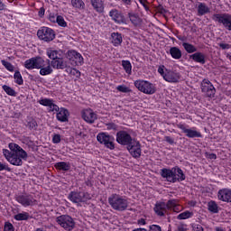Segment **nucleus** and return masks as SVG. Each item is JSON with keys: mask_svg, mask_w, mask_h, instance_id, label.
Returning a JSON list of instances; mask_svg holds the SVG:
<instances>
[{"mask_svg": "<svg viewBox=\"0 0 231 231\" xmlns=\"http://www.w3.org/2000/svg\"><path fill=\"white\" fill-rule=\"evenodd\" d=\"M162 178L167 180L170 183H181L187 180V176L181 168L175 166L171 169L162 168L160 171Z\"/></svg>", "mask_w": 231, "mask_h": 231, "instance_id": "nucleus-1", "label": "nucleus"}, {"mask_svg": "<svg viewBox=\"0 0 231 231\" xmlns=\"http://www.w3.org/2000/svg\"><path fill=\"white\" fill-rule=\"evenodd\" d=\"M108 203L110 207L114 210H117V212H124L125 210H127V207H129L127 199L116 193L112 194L108 198Z\"/></svg>", "mask_w": 231, "mask_h": 231, "instance_id": "nucleus-2", "label": "nucleus"}, {"mask_svg": "<svg viewBox=\"0 0 231 231\" xmlns=\"http://www.w3.org/2000/svg\"><path fill=\"white\" fill-rule=\"evenodd\" d=\"M134 85L138 91L144 93V95H154V93H156V85L150 81L137 79L134 82Z\"/></svg>", "mask_w": 231, "mask_h": 231, "instance_id": "nucleus-3", "label": "nucleus"}, {"mask_svg": "<svg viewBox=\"0 0 231 231\" xmlns=\"http://www.w3.org/2000/svg\"><path fill=\"white\" fill-rule=\"evenodd\" d=\"M212 21L214 23H218V24H222L226 30L231 32V14L228 13L222 14H214L211 16Z\"/></svg>", "mask_w": 231, "mask_h": 231, "instance_id": "nucleus-4", "label": "nucleus"}, {"mask_svg": "<svg viewBox=\"0 0 231 231\" xmlns=\"http://www.w3.org/2000/svg\"><path fill=\"white\" fill-rule=\"evenodd\" d=\"M177 128L185 134L187 138H203V134L196 127L189 128L185 123L177 124Z\"/></svg>", "mask_w": 231, "mask_h": 231, "instance_id": "nucleus-5", "label": "nucleus"}, {"mask_svg": "<svg viewBox=\"0 0 231 231\" xmlns=\"http://www.w3.org/2000/svg\"><path fill=\"white\" fill-rule=\"evenodd\" d=\"M37 37L43 42H51L56 37L55 31L50 27H41L37 32Z\"/></svg>", "mask_w": 231, "mask_h": 231, "instance_id": "nucleus-6", "label": "nucleus"}, {"mask_svg": "<svg viewBox=\"0 0 231 231\" xmlns=\"http://www.w3.org/2000/svg\"><path fill=\"white\" fill-rule=\"evenodd\" d=\"M56 222L66 231H71L75 228V220L69 215H61L57 217Z\"/></svg>", "mask_w": 231, "mask_h": 231, "instance_id": "nucleus-7", "label": "nucleus"}, {"mask_svg": "<svg viewBox=\"0 0 231 231\" xmlns=\"http://www.w3.org/2000/svg\"><path fill=\"white\" fill-rule=\"evenodd\" d=\"M15 201L22 205V207H34L37 204V199L30 193H23L15 196Z\"/></svg>", "mask_w": 231, "mask_h": 231, "instance_id": "nucleus-8", "label": "nucleus"}, {"mask_svg": "<svg viewBox=\"0 0 231 231\" xmlns=\"http://www.w3.org/2000/svg\"><path fill=\"white\" fill-rule=\"evenodd\" d=\"M3 154L11 165H14L15 167H21V165H23V157H21V153H12L10 152V150L4 149Z\"/></svg>", "mask_w": 231, "mask_h": 231, "instance_id": "nucleus-9", "label": "nucleus"}, {"mask_svg": "<svg viewBox=\"0 0 231 231\" xmlns=\"http://www.w3.org/2000/svg\"><path fill=\"white\" fill-rule=\"evenodd\" d=\"M97 140L99 143L105 145L106 149H110V151L115 149V137L109 135L107 133H99L97 135Z\"/></svg>", "mask_w": 231, "mask_h": 231, "instance_id": "nucleus-10", "label": "nucleus"}, {"mask_svg": "<svg viewBox=\"0 0 231 231\" xmlns=\"http://www.w3.org/2000/svg\"><path fill=\"white\" fill-rule=\"evenodd\" d=\"M68 199L72 203H84L88 199H91L89 193L82 191H70Z\"/></svg>", "mask_w": 231, "mask_h": 231, "instance_id": "nucleus-11", "label": "nucleus"}, {"mask_svg": "<svg viewBox=\"0 0 231 231\" xmlns=\"http://www.w3.org/2000/svg\"><path fill=\"white\" fill-rule=\"evenodd\" d=\"M44 64V59L41 56L32 57L24 61L23 66L25 69H39Z\"/></svg>", "mask_w": 231, "mask_h": 231, "instance_id": "nucleus-12", "label": "nucleus"}, {"mask_svg": "<svg viewBox=\"0 0 231 231\" xmlns=\"http://www.w3.org/2000/svg\"><path fill=\"white\" fill-rule=\"evenodd\" d=\"M134 139V138L131 136V134L125 130L118 131L116 134V140L119 145H125L127 147L128 145H131Z\"/></svg>", "mask_w": 231, "mask_h": 231, "instance_id": "nucleus-13", "label": "nucleus"}, {"mask_svg": "<svg viewBox=\"0 0 231 231\" xmlns=\"http://www.w3.org/2000/svg\"><path fill=\"white\" fill-rule=\"evenodd\" d=\"M128 152L135 160H138L142 156V144L140 141H137L136 138L132 141L130 144L126 146Z\"/></svg>", "mask_w": 231, "mask_h": 231, "instance_id": "nucleus-14", "label": "nucleus"}, {"mask_svg": "<svg viewBox=\"0 0 231 231\" xmlns=\"http://www.w3.org/2000/svg\"><path fill=\"white\" fill-rule=\"evenodd\" d=\"M67 59L69 60L71 66H82L84 64L82 54L75 50L68 51Z\"/></svg>", "mask_w": 231, "mask_h": 231, "instance_id": "nucleus-15", "label": "nucleus"}, {"mask_svg": "<svg viewBox=\"0 0 231 231\" xmlns=\"http://www.w3.org/2000/svg\"><path fill=\"white\" fill-rule=\"evenodd\" d=\"M201 91L206 95V97H208L209 98H214L216 95V88L210 82V80L204 79L201 82Z\"/></svg>", "mask_w": 231, "mask_h": 231, "instance_id": "nucleus-16", "label": "nucleus"}, {"mask_svg": "<svg viewBox=\"0 0 231 231\" xmlns=\"http://www.w3.org/2000/svg\"><path fill=\"white\" fill-rule=\"evenodd\" d=\"M81 117L87 124H95L96 120H98V115L91 108H86L81 111Z\"/></svg>", "mask_w": 231, "mask_h": 231, "instance_id": "nucleus-17", "label": "nucleus"}, {"mask_svg": "<svg viewBox=\"0 0 231 231\" xmlns=\"http://www.w3.org/2000/svg\"><path fill=\"white\" fill-rule=\"evenodd\" d=\"M109 17H111L112 21L116 24H127V19L122 14V12L118 11L117 9H112L109 12Z\"/></svg>", "mask_w": 231, "mask_h": 231, "instance_id": "nucleus-18", "label": "nucleus"}, {"mask_svg": "<svg viewBox=\"0 0 231 231\" xmlns=\"http://www.w3.org/2000/svg\"><path fill=\"white\" fill-rule=\"evenodd\" d=\"M168 210L169 208H167V203L163 201H157L153 208V211L158 217H165Z\"/></svg>", "mask_w": 231, "mask_h": 231, "instance_id": "nucleus-19", "label": "nucleus"}, {"mask_svg": "<svg viewBox=\"0 0 231 231\" xmlns=\"http://www.w3.org/2000/svg\"><path fill=\"white\" fill-rule=\"evenodd\" d=\"M217 199L224 203H231V189L223 188L217 192Z\"/></svg>", "mask_w": 231, "mask_h": 231, "instance_id": "nucleus-20", "label": "nucleus"}, {"mask_svg": "<svg viewBox=\"0 0 231 231\" xmlns=\"http://www.w3.org/2000/svg\"><path fill=\"white\" fill-rule=\"evenodd\" d=\"M8 147L10 149L11 154L20 153V156H21V158H23V160H28V152H26V151H24V149L20 147L19 144L10 143Z\"/></svg>", "mask_w": 231, "mask_h": 231, "instance_id": "nucleus-21", "label": "nucleus"}, {"mask_svg": "<svg viewBox=\"0 0 231 231\" xmlns=\"http://www.w3.org/2000/svg\"><path fill=\"white\" fill-rule=\"evenodd\" d=\"M40 69V75L42 77H46L48 75H51L53 73V67L51 66L50 60H43V63L42 64V67L39 68Z\"/></svg>", "mask_w": 231, "mask_h": 231, "instance_id": "nucleus-22", "label": "nucleus"}, {"mask_svg": "<svg viewBox=\"0 0 231 231\" xmlns=\"http://www.w3.org/2000/svg\"><path fill=\"white\" fill-rule=\"evenodd\" d=\"M51 66L53 69H68V60L64 58H56L54 60H51Z\"/></svg>", "mask_w": 231, "mask_h": 231, "instance_id": "nucleus-23", "label": "nucleus"}, {"mask_svg": "<svg viewBox=\"0 0 231 231\" xmlns=\"http://www.w3.org/2000/svg\"><path fill=\"white\" fill-rule=\"evenodd\" d=\"M56 113L58 122H68L69 118V110H68L66 107H59V111H56Z\"/></svg>", "mask_w": 231, "mask_h": 231, "instance_id": "nucleus-24", "label": "nucleus"}, {"mask_svg": "<svg viewBox=\"0 0 231 231\" xmlns=\"http://www.w3.org/2000/svg\"><path fill=\"white\" fill-rule=\"evenodd\" d=\"M90 5L97 14H104L106 10L104 0H90Z\"/></svg>", "mask_w": 231, "mask_h": 231, "instance_id": "nucleus-25", "label": "nucleus"}, {"mask_svg": "<svg viewBox=\"0 0 231 231\" xmlns=\"http://www.w3.org/2000/svg\"><path fill=\"white\" fill-rule=\"evenodd\" d=\"M110 42L115 48H118V46H122V42H124V38L122 37V33L116 32H112L110 35Z\"/></svg>", "mask_w": 231, "mask_h": 231, "instance_id": "nucleus-26", "label": "nucleus"}, {"mask_svg": "<svg viewBox=\"0 0 231 231\" xmlns=\"http://www.w3.org/2000/svg\"><path fill=\"white\" fill-rule=\"evenodd\" d=\"M208 14H210V7L203 2H199L197 5L198 17H203V15H207Z\"/></svg>", "mask_w": 231, "mask_h": 231, "instance_id": "nucleus-27", "label": "nucleus"}, {"mask_svg": "<svg viewBox=\"0 0 231 231\" xmlns=\"http://www.w3.org/2000/svg\"><path fill=\"white\" fill-rule=\"evenodd\" d=\"M163 79L166 82H171V83L180 82V75L169 69H166V75H164Z\"/></svg>", "mask_w": 231, "mask_h": 231, "instance_id": "nucleus-28", "label": "nucleus"}, {"mask_svg": "<svg viewBox=\"0 0 231 231\" xmlns=\"http://www.w3.org/2000/svg\"><path fill=\"white\" fill-rule=\"evenodd\" d=\"M190 59L193 60L194 62H197L198 64H206L207 59L203 52H195L189 56Z\"/></svg>", "mask_w": 231, "mask_h": 231, "instance_id": "nucleus-29", "label": "nucleus"}, {"mask_svg": "<svg viewBox=\"0 0 231 231\" xmlns=\"http://www.w3.org/2000/svg\"><path fill=\"white\" fill-rule=\"evenodd\" d=\"M128 18L134 26H142V18L136 13H128Z\"/></svg>", "mask_w": 231, "mask_h": 231, "instance_id": "nucleus-30", "label": "nucleus"}, {"mask_svg": "<svg viewBox=\"0 0 231 231\" xmlns=\"http://www.w3.org/2000/svg\"><path fill=\"white\" fill-rule=\"evenodd\" d=\"M54 167L57 171H63L64 172H68V171L71 169V164L66 162H56L54 164Z\"/></svg>", "mask_w": 231, "mask_h": 231, "instance_id": "nucleus-31", "label": "nucleus"}, {"mask_svg": "<svg viewBox=\"0 0 231 231\" xmlns=\"http://www.w3.org/2000/svg\"><path fill=\"white\" fill-rule=\"evenodd\" d=\"M121 65L123 69L125 71L126 75H132L133 74V65L131 64V61L128 60H123L121 61Z\"/></svg>", "mask_w": 231, "mask_h": 231, "instance_id": "nucleus-32", "label": "nucleus"}, {"mask_svg": "<svg viewBox=\"0 0 231 231\" xmlns=\"http://www.w3.org/2000/svg\"><path fill=\"white\" fill-rule=\"evenodd\" d=\"M170 55L172 59H175V60H180L182 57L181 50L178 47H171Z\"/></svg>", "mask_w": 231, "mask_h": 231, "instance_id": "nucleus-33", "label": "nucleus"}, {"mask_svg": "<svg viewBox=\"0 0 231 231\" xmlns=\"http://www.w3.org/2000/svg\"><path fill=\"white\" fill-rule=\"evenodd\" d=\"M208 210L211 214H217L219 212V206H217L216 201L211 200L208 203Z\"/></svg>", "mask_w": 231, "mask_h": 231, "instance_id": "nucleus-34", "label": "nucleus"}, {"mask_svg": "<svg viewBox=\"0 0 231 231\" xmlns=\"http://www.w3.org/2000/svg\"><path fill=\"white\" fill-rule=\"evenodd\" d=\"M14 219H15V221H28L30 219V213L25 211L18 213L14 216Z\"/></svg>", "mask_w": 231, "mask_h": 231, "instance_id": "nucleus-35", "label": "nucleus"}, {"mask_svg": "<svg viewBox=\"0 0 231 231\" xmlns=\"http://www.w3.org/2000/svg\"><path fill=\"white\" fill-rule=\"evenodd\" d=\"M193 216H194V213L192 211L186 210V211H183L182 213L179 214L177 216V219L179 221H182L184 219H190V217H193Z\"/></svg>", "mask_w": 231, "mask_h": 231, "instance_id": "nucleus-36", "label": "nucleus"}, {"mask_svg": "<svg viewBox=\"0 0 231 231\" xmlns=\"http://www.w3.org/2000/svg\"><path fill=\"white\" fill-rule=\"evenodd\" d=\"M46 55L51 60H56L59 58V51L49 48L46 50Z\"/></svg>", "mask_w": 231, "mask_h": 231, "instance_id": "nucleus-37", "label": "nucleus"}, {"mask_svg": "<svg viewBox=\"0 0 231 231\" xmlns=\"http://www.w3.org/2000/svg\"><path fill=\"white\" fill-rule=\"evenodd\" d=\"M26 127H28L30 131H37V127H38L37 121L32 117L27 118Z\"/></svg>", "mask_w": 231, "mask_h": 231, "instance_id": "nucleus-38", "label": "nucleus"}, {"mask_svg": "<svg viewBox=\"0 0 231 231\" xmlns=\"http://www.w3.org/2000/svg\"><path fill=\"white\" fill-rule=\"evenodd\" d=\"M71 5L76 10H84L86 8V4L83 0H71Z\"/></svg>", "mask_w": 231, "mask_h": 231, "instance_id": "nucleus-39", "label": "nucleus"}, {"mask_svg": "<svg viewBox=\"0 0 231 231\" xmlns=\"http://www.w3.org/2000/svg\"><path fill=\"white\" fill-rule=\"evenodd\" d=\"M182 48H184L187 53H196V51H198V49L196 48V46L189 42H182Z\"/></svg>", "mask_w": 231, "mask_h": 231, "instance_id": "nucleus-40", "label": "nucleus"}, {"mask_svg": "<svg viewBox=\"0 0 231 231\" xmlns=\"http://www.w3.org/2000/svg\"><path fill=\"white\" fill-rule=\"evenodd\" d=\"M14 79L15 84H18V86H23V84H24V80L23 79V75H21V71L19 70L14 71Z\"/></svg>", "mask_w": 231, "mask_h": 231, "instance_id": "nucleus-41", "label": "nucleus"}, {"mask_svg": "<svg viewBox=\"0 0 231 231\" xmlns=\"http://www.w3.org/2000/svg\"><path fill=\"white\" fill-rule=\"evenodd\" d=\"M2 89H4L5 93H6V95L9 97H17V92L10 86L4 85L2 86Z\"/></svg>", "mask_w": 231, "mask_h": 231, "instance_id": "nucleus-42", "label": "nucleus"}, {"mask_svg": "<svg viewBox=\"0 0 231 231\" xmlns=\"http://www.w3.org/2000/svg\"><path fill=\"white\" fill-rule=\"evenodd\" d=\"M51 102H53V98H48V97H42L38 101L40 106H43L44 107H48L49 106H51Z\"/></svg>", "mask_w": 231, "mask_h": 231, "instance_id": "nucleus-43", "label": "nucleus"}, {"mask_svg": "<svg viewBox=\"0 0 231 231\" xmlns=\"http://www.w3.org/2000/svg\"><path fill=\"white\" fill-rule=\"evenodd\" d=\"M180 203V199H169L166 203L168 210H172L174 207H176Z\"/></svg>", "mask_w": 231, "mask_h": 231, "instance_id": "nucleus-44", "label": "nucleus"}, {"mask_svg": "<svg viewBox=\"0 0 231 231\" xmlns=\"http://www.w3.org/2000/svg\"><path fill=\"white\" fill-rule=\"evenodd\" d=\"M67 73H70V75H73L76 79H80V70L75 69V68H69L68 67L66 69Z\"/></svg>", "mask_w": 231, "mask_h": 231, "instance_id": "nucleus-45", "label": "nucleus"}, {"mask_svg": "<svg viewBox=\"0 0 231 231\" xmlns=\"http://www.w3.org/2000/svg\"><path fill=\"white\" fill-rule=\"evenodd\" d=\"M2 66L7 69V71L14 72V69H15V67H14L9 61H6L5 60H1Z\"/></svg>", "mask_w": 231, "mask_h": 231, "instance_id": "nucleus-46", "label": "nucleus"}, {"mask_svg": "<svg viewBox=\"0 0 231 231\" xmlns=\"http://www.w3.org/2000/svg\"><path fill=\"white\" fill-rule=\"evenodd\" d=\"M56 23L61 28H66L68 26V23H66V20H64V17L62 15H57Z\"/></svg>", "mask_w": 231, "mask_h": 231, "instance_id": "nucleus-47", "label": "nucleus"}, {"mask_svg": "<svg viewBox=\"0 0 231 231\" xmlns=\"http://www.w3.org/2000/svg\"><path fill=\"white\" fill-rule=\"evenodd\" d=\"M4 231H15L14 225L11 222H5L4 226Z\"/></svg>", "mask_w": 231, "mask_h": 231, "instance_id": "nucleus-48", "label": "nucleus"}, {"mask_svg": "<svg viewBox=\"0 0 231 231\" xmlns=\"http://www.w3.org/2000/svg\"><path fill=\"white\" fill-rule=\"evenodd\" d=\"M49 113H53L55 111H59V106L55 104V100L52 99L51 106H49Z\"/></svg>", "mask_w": 231, "mask_h": 231, "instance_id": "nucleus-49", "label": "nucleus"}, {"mask_svg": "<svg viewBox=\"0 0 231 231\" xmlns=\"http://www.w3.org/2000/svg\"><path fill=\"white\" fill-rule=\"evenodd\" d=\"M158 73L161 74V77H162V79H164L165 75H167V69H165L164 65L159 66Z\"/></svg>", "mask_w": 231, "mask_h": 231, "instance_id": "nucleus-50", "label": "nucleus"}, {"mask_svg": "<svg viewBox=\"0 0 231 231\" xmlns=\"http://www.w3.org/2000/svg\"><path fill=\"white\" fill-rule=\"evenodd\" d=\"M116 89L120 93H129V88L125 85H119L116 87Z\"/></svg>", "mask_w": 231, "mask_h": 231, "instance_id": "nucleus-51", "label": "nucleus"}, {"mask_svg": "<svg viewBox=\"0 0 231 231\" xmlns=\"http://www.w3.org/2000/svg\"><path fill=\"white\" fill-rule=\"evenodd\" d=\"M106 127L108 131H116V129H118V125L115 123H109L106 125Z\"/></svg>", "mask_w": 231, "mask_h": 231, "instance_id": "nucleus-52", "label": "nucleus"}, {"mask_svg": "<svg viewBox=\"0 0 231 231\" xmlns=\"http://www.w3.org/2000/svg\"><path fill=\"white\" fill-rule=\"evenodd\" d=\"M149 231H162L160 225L152 224L149 226Z\"/></svg>", "mask_w": 231, "mask_h": 231, "instance_id": "nucleus-53", "label": "nucleus"}, {"mask_svg": "<svg viewBox=\"0 0 231 231\" xmlns=\"http://www.w3.org/2000/svg\"><path fill=\"white\" fill-rule=\"evenodd\" d=\"M7 171V172H11L12 169L10 167H8V164H5L0 162V171Z\"/></svg>", "mask_w": 231, "mask_h": 231, "instance_id": "nucleus-54", "label": "nucleus"}, {"mask_svg": "<svg viewBox=\"0 0 231 231\" xmlns=\"http://www.w3.org/2000/svg\"><path fill=\"white\" fill-rule=\"evenodd\" d=\"M60 134H55L53 136H52V143H60Z\"/></svg>", "mask_w": 231, "mask_h": 231, "instance_id": "nucleus-55", "label": "nucleus"}, {"mask_svg": "<svg viewBox=\"0 0 231 231\" xmlns=\"http://www.w3.org/2000/svg\"><path fill=\"white\" fill-rule=\"evenodd\" d=\"M171 210L178 214L183 210V206L180 205V203H179Z\"/></svg>", "mask_w": 231, "mask_h": 231, "instance_id": "nucleus-56", "label": "nucleus"}, {"mask_svg": "<svg viewBox=\"0 0 231 231\" xmlns=\"http://www.w3.org/2000/svg\"><path fill=\"white\" fill-rule=\"evenodd\" d=\"M139 3L140 5H142V6H143L146 12H149L150 8L149 5H147V0H139Z\"/></svg>", "mask_w": 231, "mask_h": 231, "instance_id": "nucleus-57", "label": "nucleus"}, {"mask_svg": "<svg viewBox=\"0 0 231 231\" xmlns=\"http://www.w3.org/2000/svg\"><path fill=\"white\" fill-rule=\"evenodd\" d=\"M156 10L159 14H167V10L165 8H163V5H159L157 7H156Z\"/></svg>", "mask_w": 231, "mask_h": 231, "instance_id": "nucleus-58", "label": "nucleus"}, {"mask_svg": "<svg viewBox=\"0 0 231 231\" xmlns=\"http://www.w3.org/2000/svg\"><path fill=\"white\" fill-rule=\"evenodd\" d=\"M164 140L167 142V143H170V145H174V138L171 136H165Z\"/></svg>", "mask_w": 231, "mask_h": 231, "instance_id": "nucleus-59", "label": "nucleus"}, {"mask_svg": "<svg viewBox=\"0 0 231 231\" xmlns=\"http://www.w3.org/2000/svg\"><path fill=\"white\" fill-rule=\"evenodd\" d=\"M49 21L51 23H57V15L53 14H51L49 15Z\"/></svg>", "mask_w": 231, "mask_h": 231, "instance_id": "nucleus-60", "label": "nucleus"}, {"mask_svg": "<svg viewBox=\"0 0 231 231\" xmlns=\"http://www.w3.org/2000/svg\"><path fill=\"white\" fill-rule=\"evenodd\" d=\"M44 14H46V9H44V7H41L39 12H38V15L39 17H44Z\"/></svg>", "mask_w": 231, "mask_h": 231, "instance_id": "nucleus-61", "label": "nucleus"}, {"mask_svg": "<svg viewBox=\"0 0 231 231\" xmlns=\"http://www.w3.org/2000/svg\"><path fill=\"white\" fill-rule=\"evenodd\" d=\"M219 48L222 50H229L230 49V44L228 43H219Z\"/></svg>", "mask_w": 231, "mask_h": 231, "instance_id": "nucleus-62", "label": "nucleus"}, {"mask_svg": "<svg viewBox=\"0 0 231 231\" xmlns=\"http://www.w3.org/2000/svg\"><path fill=\"white\" fill-rule=\"evenodd\" d=\"M122 3H124V5L126 6H130L131 3H133V0H122Z\"/></svg>", "mask_w": 231, "mask_h": 231, "instance_id": "nucleus-63", "label": "nucleus"}, {"mask_svg": "<svg viewBox=\"0 0 231 231\" xmlns=\"http://www.w3.org/2000/svg\"><path fill=\"white\" fill-rule=\"evenodd\" d=\"M147 222L145 221L144 218H141L138 220V225H141V226H143V225H146Z\"/></svg>", "mask_w": 231, "mask_h": 231, "instance_id": "nucleus-64", "label": "nucleus"}]
</instances>
